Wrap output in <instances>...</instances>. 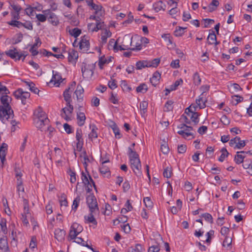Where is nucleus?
<instances>
[{"label":"nucleus","instance_id":"obj_1","mask_svg":"<svg viewBox=\"0 0 252 252\" xmlns=\"http://www.w3.org/2000/svg\"><path fill=\"white\" fill-rule=\"evenodd\" d=\"M14 117L13 111L11 107H5V106H0V120L2 123L5 124L7 121H9L12 125L11 131L14 132L16 130V126L19 124L13 119Z\"/></svg>","mask_w":252,"mask_h":252},{"label":"nucleus","instance_id":"obj_2","mask_svg":"<svg viewBox=\"0 0 252 252\" xmlns=\"http://www.w3.org/2000/svg\"><path fill=\"white\" fill-rule=\"evenodd\" d=\"M86 202L89 208L90 212L92 213H99L96 199L93 193L87 196Z\"/></svg>","mask_w":252,"mask_h":252},{"label":"nucleus","instance_id":"obj_3","mask_svg":"<svg viewBox=\"0 0 252 252\" xmlns=\"http://www.w3.org/2000/svg\"><path fill=\"white\" fill-rule=\"evenodd\" d=\"M95 68V63L87 64L83 63L81 67L82 76L84 78L91 77L94 74V70Z\"/></svg>","mask_w":252,"mask_h":252},{"label":"nucleus","instance_id":"obj_4","mask_svg":"<svg viewBox=\"0 0 252 252\" xmlns=\"http://www.w3.org/2000/svg\"><path fill=\"white\" fill-rule=\"evenodd\" d=\"M13 95L17 99H21L22 103L26 104V99L30 97V94L29 92H24L22 89H18L14 92Z\"/></svg>","mask_w":252,"mask_h":252},{"label":"nucleus","instance_id":"obj_5","mask_svg":"<svg viewBox=\"0 0 252 252\" xmlns=\"http://www.w3.org/2000/svg\"><path fill=\"white\" fill-rule=\"evenodd\" d=\"M100 161L101 162V165L99 167L100 173L103 175L104 177L109 178L111 176V172L109 167L106 165L105 164L109 163L110 160L109 159L103 160V158L101 157Z\"/></svg>","mask_w":252,"mask_h":252},{"label":"nucleus","instance_id":"obj_6","mask_svg":"<svg viewBox=\"0 0 252 252\" xmlns=\"http://www.w3.org/2000/svg\"><path fill=\"white\" fill-rule=\"evenodd\" d=\"M66 107L62 109L61 116L66 121H69L71 120L70 117L69 116V115L72 113L73 111V106L70 103H69V104L66 103Z\"/></svg>","mask_w":252,"mask_h":252},{"label":"nucleus","instance_id":"obj_7","mask_svg":"<svg viewBox=\"0 0 252 252\" xmlns=\"http://www.w3.org/2000/svg\"><path fill=\"white\" fill-rule=\"evenodd\" d=\"M49 120L48 118H45L40 120L39 119H34V124L36 127L41 131H46V126L49 125Z\"/></svg>","mask_w":252,"mask_h":252},{"label":"nucleus","instance_id":"obj_8","mask_svg":"<svg viewBox=\"0 0 252 252\" xmlns=\"http://www.w3.org/2000/svg\"><path fill=\"white\" fill-rule=\"evenodd\" d=\"M130 163L131 167L135 175L137 176H141L142 175V172L141 171V165L140 159H136L134 160L131 159Z\"/></svg>","mask_w":252,"mask_h":252},{"label":"nucleus","instance_id":"obj_9","mask_svg":"<svg viewBox=\"0 0 252 252\" xmlns=\"http://www.w3.org/2000/svg\"><path fill=\"white\" fill-rule=\"evenodd\" d=\"M6 54L15 61L20 60L22 57H23V59H22L23 61L27 56V55H25L24 54L19 53L16 48L13 50H9L8 51L6 52Z\"/></svg>","mask_w":252,"mask_h":252},{"label":"nucleus","instance_id":"obj_10","mask_svg":"<svg viewBox=\"0 0 252 252\" xmlns=\"http://www.w3.org/2000/svg\"><path fill=\"white\" fill-rule=\"evenodd\" d=\"M79 44L80 49L82 50L83 51H88L90 48L89 37L86 35L82 36Z\"/></svg>","mask_w":252,"mask_h":252},{"label":"nucleus","instance_id":"obj_11","mask_svg":"<svg viewBox=\"0 0 252 252\" xmlns=\"http://www.w3.org/2000/svg\"><path fill=\"white\" fill-rule=\"evenodd\" d=\"M47 20L53 26H57L59 24V20L57 15L50 10H48Z\"/></svg>","mask_w":252,"mask_h":252},{"label":"nucleus","instance_id":"obj_12","mask_svg":"<svg viewBox=\"0 0 252 252\" xmlns=\"http://www.w3.org/2000/svg\"><path fill=\"white\" fill-rule=\"evenodd\" d=\"M52 74L53 76L50 82H54V85L59 86L63 80L61 74L59 72L54 70L52 71Z\"/></svg>","mask_w":252,"mask_h":252},{"label":"nucleus","instance_id":"obj_13","mask_svg":"<svg viewBox=\"0 0 252 252\" xmlns=\"http://www.w3.org/2000/svg\"><path fill=\"white\" fill-rule=\"evenodd\" d=\"M81 107V106L79 107L78 111L77 112V124L80 126H82L85 124L86 119L85 114L80 112Z\"/></svg>","mask_w":252,"mask_h":252},{"label":"nucleus","instance_id":"obj_14","mask_svg":"<svg viewBox=\"0 0 252 252\" xmlns=\"http://www.w3.org/2000/svg\"><path fill=\"white\" fill-rule=\"evenodd\" d=\"M86 2L89 6H91L92 9L95 10L96 14H99L100 16H102L103 12L101 10L102 8L101 5L95 4L93 2V0H91V1L86 0Z\"/></svg>","mask_w":252,"mask_h":252},{"label":"nucleus","instance_id":"obj_15","mask_svg":"<svg viewBox=\"0 0 252 252\" xmlns=\"http://www.w3.org/2000/svg\"><path fill=\"white\" fill-rule=\"evenodd\" d=\"M65 234V231L63 229L60 228L56 229L54 232L55 238L58 241L61 242L64 239Z\"/></svg>","mask_w":252,"mask_h":252},{"label":"nucleus","instance_id":"obj_16","mask_svg":"<svg viewBox=\"0 0 252 252\" xmlns=\"http://www.w3.org/2000/svg\"><path fill=\"white\" fill-rule=\"evenodd\" d=\"M0 252H10L6 238L0 239Z\"/></svg>","mask_w":252,"mask_h":252},{"label":"nucleus","instance_id":"obj_17","mask_svg":"<svg viewBox=\"0 0 252 252\" xmlns=\"http://www.w3.org/2000/svg\"><path fill=\"white\" fill-rule=\"evenodd\" d=\"M206 95L203 94H201L199 96L198 99H196V102L197 105L199 106L200 109H203L206 107V102L207 99L206 98Z\"/></svg>","mask_w":252,"mask_h":252},{"label":"nucleus","instance_id":"obj_18","mask_svg":"<svg viewBox=\"0 0 252 252\" xmlns=\"http://www.w3.org/2000/svg\"><path fill=\"white\" fill-rule=\"evenodd\" d=\"M7 145L6 143H2L1 147H0V158L1 162L3 164L4 161L5 160V156L6 151L7 150Z\"/></svg>","mask_w":252,"mask_h":252},{"label":"nucleus","instance_id":"obj_19","mask_svg":"<svg viewBox=\"0 0 252 252\" xmlns=\"http://www.w3.org/2000/svg\"><path fill=\"white\" fill-rule=\"evenodd\" d=\"M99 213H92L90 212L89 215L88 216H85L84 217L85 220H86V223H92L94 225L97 224V221L95 219L94 217V215L96 214H98Z\"/></svg>","mask_w":252,"mask_h":252},{"label":"nucleus","instance_id":"obj_20","mask_svg":"<svg viewBox=\"0 0 252 252\" xmlns=\"http://www.w3.org/2000/svg\"><path fill=\"white\" fill-rule=\"evenodd\" d=\"M160 74L158 71L155 72L152 78H150V82L153 86L156 87L159 82Z\"/></svg>","mask_w":252,"mask_h":252},{"label":"nucleus","instance_id":"obj_21","mask_svg":"<svg viewBox=\"0 0 252 252\" xmlns=\"http://www.w3.org/2000/svg\"><path fill=\"white\" fill-rule=\"evenodd\" d=\"M78 58V54L76 51L72 49L68 53V60L69 63H76V60Z\"/></svg>","mask_w":252,"mask_h":252},{"label":"nucleus","instance_id":"obj_22","mask_svg":"<svg viewBox=\"0 0 252 252\" xmlns=\"http://www.w3.org/2000/svg\"><path fill=\"white\" fill-rule=\"evenodd\" d=\"M84 93V89L81 86L78 85L77 89L75 92V94L76 95L77 100L78 101H82L83 99V94Z\"/></svg>","mask_w":252,"mask_h":252},{"label":"nucleus","instance_id":"obj_23","mask_svg":"<svg viewBox=\"0 0 252 252\" xmlns=\"http://www.w3.org/2000/svg\"><path fill=\"white\" fill-rule=\"evenodd\" d=\"M113 58L109 57L108 59H106L104 56L101 57L99 59L98 65L100 69L103 68V66L105 64H108L111 62Z\"/></svg>","mask_w":252,"mask_h":252},{"label":"nucleus","instance_id":"obj_24","mask_svg":"<svg viewBox=\"0 0 252 252\" xmlns=\"http://www.w3.org/2000/svg\"><path fill=\"white\" fill-rule=\"evenodd\" d=\"M166 7V5L165 4L163 3L162 1H158L157 2H155L153 4V8L155 10L156 12H158L161 9L163 10H165Z\"/></svg>","mask_w":252,"mask_h":252},{"label":"nucleus","instance_id":"obj_25","mask_svg":"<svg viewBox=\"0 0 252 252\" xmlns=\"http://www.w3.org/2000/svg\"><path fill=\"white\" fill-rule=\"evenodd\" d=\"M129 160L131 159L134 160L139 159L138 154L134 151L131 147L128 148V153H127Z\"/></svg>","mask_w":252,"mask_h":252},{"label":"nucleus","instance_id":"obj_26","mask_svg":"<svg viewBox=\"0 0 252 252\" xmlns=\"http://www.w3.org/2000/svg\"><path fill=\"white\" fill-rule=\"evenodd\" d=\"M135 65L136 68L137 70H140L145 67H149L147 60L139 61L136 62Z\"/></svg>","mask_w":252,"mask_h":252},{"label":"nucleus","instance_id":"obj_27","mask_svg":"<svg viewBox=\"0 0 252 252\" xmlns=\"http://www.w3.org/2000/svg\"><path fill=\"white\" fill-rule=\"evenodd\" d=\"M143 251H144V249L139 244H137L134 246L131 247L128 249V252H142Z\"/></svg>","mask_w":252,"mask_h":252},{"label":"nucleus","instance_id":"obj_28","mask_svg":"<svg viewBox=\"0 0 252 252\" xmlns=\"http://www.w3.org/2000/svg\"><path fill=\"white\" fill-rule=\"evenodd\" d=\"M90 127L92 128V130L91 132L89 134V137L91 140H93V138H96L98 137L96 132L97 128L94 125H91Z\"/></svg>","mask_w":252,"mask_h":252},{"label":"nucleus","instance_id":"obj_29","mask_svg":"<svg viewBox=\"0 0 252 252\" xmlns=\"http://www.w3.org/2000/svg\"><path fill=\"white\" fill-rule=\"evenodd\" d=\"M176 205L177 207L173 206L171 208V212L174 215L177 214L179 210H180L182 208V202L180 199H179L177 200Z\"/></svg>","mask_w":252,"mask_h":252},{"label":"nucleus","instance_id":"obj_30","mask_svg":"<svg viewBox=\"0 0 252 252\" xmlns=\"http://www.w3.org/2000/svg\"><path fill=\"white\" fill-rule=\"evenodd\" d=\"M70 93L71 92L69 91V88H67L65 90L63 93L64 99L68 104H69V103H70L72 101Z\"/></svg>","mask_w":252,"mask_h":252},{"label":"nucleus","instance_id":"obj_31","mask_svg":"<svg viewBox=\"0 0 252 252\" xmlns=\"http://www.w3.org/2000/svg\"><path fill=\"white\" fill-rule=\"evenodd\" d=\"M111 127L112 128L116 137L118 139L121 138L122 137V134H121L119 128L116 124L114 123L111 126Z\"/></svg>","mask_w":252,"mask_h":252},{"label":"nucleus","instance_id":"obj_32","mask_svg":"<svg viewBox=\"0 0 252 252\" xmlns=\"http://www.w3.org/2000/svg\"><path fill=\"white\" fill-rule=\"evenodd\" d=\"M9 99L11 100V98L7 95L5 94L0 97L1 102L2 104L1 106H5V107H11L9 104Z\"/></svg>","mask_w":252,"mask_h":252},{"label":"nucleus","instance_id":"obj_33","mask_svg":"<svg viewBox=\"0 0 252 252\" xmlns=\"http://www.w3.org/2000/svg\"><path fill=\"white\" fill-rule=\"evenodd\" d=\"M219 5V2L217 0H213L208 6V11L212 12L215 11Z\"/></svg>","mask_w":252,"mask_h":252},{"label":"nucleus","instance_id":"obj_34","mask_svg":"<svg viewBox=\"0 0 252 252\" xmlns=\"http://www.w3.org/2000/svg\"><path fill=\"white\" fill-rule=\"evenodd\" d=\"M134 40L133 39V38L131 37L130 39V46H132L131 48H130V50L132 51H138L141 49L142 48V45L141 44V42L140 43L136 42L135 43V45H133Z\"/></svg>","mask_w":252,"mask_h":252},{"label":"nucleus","instance_id":"obj_35","mask_svg":"<svg viewBox=\"0 0 252 252\" xmlns=\"http://www.w3.org/2000/svg\"><path fill=\"white\" fill-rule=\"evenodd\" d=\"M44 14H38L36 15V18L38 21L40 22H44L47 19V12L48 10L43 11Z\"/></svg>","mask_w":252,"mask_h":252},{"label":"nucleus","instance_id":"obj_36","mask_svg":"<svg viewBox=\"0 0 252 252\" xmlns=\"http://www.w3.org/2000/svg\"><path fill=\"white\" fill-rule=\"evenodd\" d=\"M160 60L156 58L151 61H148L149 67H157L160 63Z\"/></svg>","mask_w":252,"mask_h":252},{"label":"nucleus","instance_id":"obj_37","mask_svg":"<svg viewBox=\"0 0 252 252\" xmlns=\"http://www.w3.org/2000/svg\"><path fill=\"white\" fill-rule=\"evenodd\" d=\"M207 39L208 40L209 44L211 45L214 44V43L217 40V37L214 31L212 30V32L209 33Z\"/></svg>","mask_w":252,"mask_h":252},{"label":"nucleus","instance_id":"obj_38","mask_svg":"<svg viewBox=\"0 0 252 252\" xmlns=\"http://www.w3.org/2000/svg\"><path fill=\"white\" fill-rule=\"evenodd\" d=\"M69 33L71 36L77 38L81 33V30L77 28H75L72 30H70Z\"/></svg>","mask_w":252,"mask_h":252},{"label":"nucleus","instance_id":"obj_39","mask_svg":"<svg viewBox=\"0 0 252 252\" xmlns=\"http://www.w3.org/2000/svg\"><path fill=\"white\" fill-rule=\"evenodd\" d=\"M148 90L147 85L145 83H142L136 88L137 93H145Z\"/></svg>","mask_w":252,"mask_h":252},{"label":"nucleus","instance_id":"obj_40","mask_svg":"<svg viewBox=\"0 0 252 252\" xmlns=\"http://www.w3.org/2000/svg\"><path fill=\"white\" fill-rule=\"evenodd\" d=\"M195 110V107H192V105H190L186 109L184 114L187 116L190 119L191 116Z\"/></svg>","mask_w":252,"mask_h":252},{"label":"nucleus","instance_id":"obj_41","mask_svg":"<svg viewBox=\"0 0 252 252\" xmlns=\"http://www.w3.org/2000/svg\"><path fill=\"white\" fill-rule=\"evenodd\" d=\"M112 33L109 30H105L103 33V34L102 35L101 37L102 43H106L107 42V38L110 37Z\"/></svg>","mask_w":252,"mask_h":252},{"label":"nucleus","instance_id":"obj_42","mask_svg":"<svg viewBox=\"0 0 252 252\" xmlns=\"http://www.w3.org/2000/svg\"><path fill=\"white\" fill-rule=\"evenodd\" d=\"M245 156L237 154L234 157V161L236 164H239L244 162Z\"/></svg>","mask_w":252,"mask_h":252},{"label":"nucleus","instance_id":"obj_43","mask_svg":"<svg viewBox=\"0 0 252 252\" xmlns=\"http://www.w3.org/2000/svg\"><path fill=\"white\" fill-rule=\"evenodd\" d=\"M75 240H74V242L78 243V244H81L83 246L86 247L88 248L89 249L92 250L93 252H95V251L94 250V249L90 246V245H88L87 243H82V242H84V240L81 238V237H77L75 238Z\"/></svg>","mask_w":252,"mask_h":252},{"label":"nucleus","instance_id":"obj_44","mask_svg":"<svg viewBox=\"0 0 252 252\" xmlns=\"http://www.w3.org/2000/svg\"><path fill=\"white\" fill-rule=\"evenodd\" d=\"M82 130L81 128H78L76 132V139L77 142H84L82 138Z\"/></svg>","mask_w":252,"mask_h":252},{"label":"nucleus","instance_id":"obj_45","mask_svg":"<svg viewBox=\"0 0 252 252\" xmlns=\"http://www.w3.org/2000/svg\"><path fill=\"white\" fill-rule=\"evenodd\" d=\"M173 101L172 100H168L164 105V111L165 112H169L170 111H172V109H173Z\"/></svg>","mask_w":252,"mask_h":252},{"label":"nucleus","instance_id":"obj_46","mask_svg":"<svg viewBox=\"0 0 252 252\" xmlns=\"http://www.w3.org/2000/svg\"><path fill=\"white\" fill-rule=\"evenodd\" d=\"M200 114L194 111L193 113L191 116L190 120L194 124V125H197L199 123V116Z\"/></svg>","mask_w":252,"mask_h":252},{"label":"nucleus","instance_id":"obj_47","mask_svg":"<svg viewBox=\"0 0 252 252\" xmlns=\"http://www.w3.org/2000/svg\"><path fill=\"white\" fill-rule=\"evenodd\" d=\"M193 83L195 85H199L200 84L201 82V79L200 77V76L199 75V74L197 72H196L194 73L193 75Z\"/></svg>","mask_w":252,"mask_h":252},{"label":"nucleus","instance_id":"obj_48","mask_svg":"<svg viewBox=\"0 0 252 252\" xmlns=\"http://www.w3.org/2000/svg\"><path fill=\"white\" fill-rule=\"evenodd\" d=\"M71 226L72 229H75L76 230V232H77V233H78L79 234L81 233L83 230V227L81 225L76 222H74L71 225Z\"/></svg>","mask_w":252,"mask_h":252},{"label":"nucleus","instance_id":"obj_49","mask_svg":"<svg viewBox=\"0 0 252 252\" xmlns=\"http://www.w3.org/2000/svg\"><path fill=\"white\" fill-rule=\"evenodd\" d=\"M200 217L204 218L206 221H208L210 223L212 224L213 223V219L212 215L208 213H204L202 214L200 216Z\"/></svg>","mask_w":252,"mask_h":252},{"label":"nucleus","instance_id":"obj_50","mask_svg":"<svg viewBox=\"0 0 252 252\" xmlns=\"http://www.w3.org/2000/svg\"><path fill=\"white\" fill-rule=\"evenodd\" d=\"M187 28H182L181 27H178L176 28V30L174 31V35L176 36H181L184 33V30L186 29Z\"/></svg>","mask_w":252,"mask_h":252},{"label":"nucleus","instance_id":"obj_51","mask_svg":"<svg viewBox=\"0 0 252 252\" xmlns=\"http://www.w3.org/2000/svg\"><path fill=\"white\" fill-rule=\"evenodd\" d=\"M172 174V170L171 167L167 166L166 167L163 172V175L164 177L169 178L171 177Z\"/></svg>","mask_w":252,"mask_h":252},{"label":"nucleus","instance_id":"obj_52","mask_svg":"<svg viewBox=\"0 0 252 252\" xmlns=\"http://www.w3.org/2000/svg\"><path fill=\"white\" fill-rule=\"evenodd\" d=\"M80 201V196H78L73 200V204L72 206V209L75 212L78 207Z\"/></svg>","mask_w":252,"mask_h":252},{"label":"nucleus","instance_id":"obj_53","mask_svg":"<svg viewBox=\"0 0 252 252\" xmlns=\"http://www.w3.org/2000/svg\"><path fill=\"white\" fill-rule=\"evenodd\" d=\"M7 24L10 26L19 28L22 26V25H23V23L15 20H12L11 21L8 22Z\"/></svg>","mask_w":252,"mask_h":252},{"label":"nucleus","instance_id":"obj_54","mask_svg":"<svg viewBox=\"0 0 252 252\" xmlns=\"http://www.w3.org/2000/svg\"><path fill=\"white\" fill-rule=\"evenodd\" d=\"M17 165H18V164L15 163V167H14V171L15 173V176L17 180L18 179H22L21 177H22L23 174L21 171V169L17 166Z\"/></svg>","mask_w":252,"mask_h":252},{"label":"nucleus","instance_id":"obj_55","mask_svg":"<svg viewBox=\"0 0 252 252\" xmlns=\"http://www.w3.org/2000/svg\"><path fill=\"white\" fill-rule=\"evenodd\" d=\"M17 189L18 191H24V188L23 185V181L22 179H18L17 181Z\"/></svg>","mask_w":252,"mask_h":252},{"label":"nucleus","instance_id":"obj_56","mask_svg":"<svg viewBox=\"0 0 252 252\" xmlns=\"http://www.w3.org/2000/svg\"><path fill=\"white\" fill-rule=\"evenodd\" d=\"M183 83V81L182 79L176 80L175 83L170 86V89L172 91L176 90L177 87L181 84Z\"/></svg>","mask_w":252,"mask_h":252},{"label":"nucleus","instance_id":"obj_57","mask_svg":"<svg viewBox=\"0 0 252 252\" xmlns=\"http://www.w3.org/2000/svg\"><path fill=\"white\" fill-rule=\"evenodd\" d=\"M35 115L36 116L35 119H39L40 120L47 118L46 116L45 113L42 111L37 110L35 112Z\"/></svg>","mask_w":252,"mask_h":252},{"label":"nucleus","instance_id":"obj_58","mask_svg":"<svg viewBox=\"0 0 252 252\" xmlns=\"http://www.w3.org/2000/svg\"><path fill=\"white\" fill-rule=\"evenodd\" d=\"M160 149L163 154H167L169 152V148L165 142L161 145Z\"/></svg>","mask_w":252,"mask_h":252},{"label":"nucleus","instance_id":"obj_59","mask_svg":"<svg viewBox=\"0 0 252 252\" xmlns=\"http://www.w3.org/2000/svg\"><path fill=\"white\" fill-rule=\"evenodd\" d=\"M79 234L78 233L76 232L75 229H73L71 228V226L70 227L69 233V237H70L71 240L75 239L77 236Z\"/></svg>","mask_w":252,"mask_h":252},{"label":"nucleus","instance_id":"obj_60","mask_svg":"<svg viewBox=\"0 0 252 252\" xmlns=\"http://www.w3.org/2000/svg\"><path fill=\"white\" fill-rule=\"evenodd\" d=\"M81 179L85 185H89V179L88 178L87 175L84 172H82L81 173Z\"/></svg>","mask_w":252,"mask_h":252},{"label":"nucleus","instance_id":"obj_61","mask_svg":"<svg viewBox=\"0 0 252 252\" xmlns=\"http://www.w3.org/2000/svg\"><path fill=\"white\" fill-rule=\"evenodd\" d=\"M160 250L158 244H156L150 247L148 251V252H159Z\"/></svg>","mask_w":252,"mask_h":252},{"label":"nucleus","instance_id":"obj_62","mask_svg":"<svg viewBox=\"0 0 252 252\" xmlns=\"http://www.w3.org/2000/svg\"><path fill=\"white\" fill-rule=\"evenodd\" d=\"M29 214V208L28 200H24V213L23 214L27 215Z\"/></svg>","mask_w":252,"mask_h":252},{"label":"nucleus","instance_id":"obj_63","mask_svg":"<svg viewBox=\"0 0 252 252\" xmlns=\"http://www.w3.org/2000/svg\"><path fill=\"white\" fill-rule=\"evenodd\" d=\"M108 86L109 88L112 90H114L117 87V85L116 80L111 79V80L108 82Z\"/></svg>","mask_w":252,"mask_h":252},{"label":"nucleus","instance_id":"obj_64","mask_svg":"<svg viewBox=\"0 0 252 252\" xmlns=\"http://www.w3.org/2000/svg\"><path fill=\"white\" fill-rule=\"evenodd\" d=\"M233 98L234 99L233 103L235 105H236L238 103L243 100V97L239 95H234L233 96Z\"/></svg>","mask_w":252,"mask_h":252}]
</instances>
